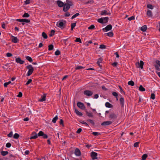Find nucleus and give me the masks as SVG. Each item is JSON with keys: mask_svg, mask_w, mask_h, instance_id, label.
I'll return each instance as SVG.
<instances>
[{"mask_svg": "<svg viewBox=\"0 0 160 160\" xmlns=\"http://www.w3.org/2000/svg\"><path fill=\"white\" fill-rule=\"evenodd\" d=\"M38 134L36 132H33L31 134L30 139H36L38 138Z\"/></svg>", "mask_w": 160, "mask_h": 160, "instance_id": "nucleus-9", "label": "nucleus"}, {"mask_svg": "<svg viewBox=\"0 0 160 160\" xmlns=\"http://www.w3.org/2000/svg\"><path fill=\"white\" fill-rule=\"evenodd\" d=\"M8 151H2L1 152V154L3 156H5L6 155L8 154Z\"/></svg>", "mask_w": 160, "mask_h": 160, "instance_id": "nucleus-36", "label": "nucleus"}, {"mask_svg": "<svg viewBox=\"0 0 160 160\" xmlns=\"http://www.w3.org/2000/svg\"><path fill=\"white\" fill-rule=\"evenodd\" d=\"M92 134L95 136H96L99 135L101 134L100 133H98L97 132H93L92 133Z\"/></svg>", "mask_w": 160, "mask_h": 160, "instance_id": "nucleus-53", "label": "nucleus"}, {"mask_svg": "<svg viewBox=\"0 0 160 160\" xmlns=\"http://www.w3.org/2000/svg\"><path fill=\"white\" fill-rule=\"evenodd\" d=\"M13 133L12 131L7 136L8 137L11 138L12 136Z\"/></svg>", "mask_w": 160, "mask_h": 160, "instance_id": "nucleus-60", "label": "nucleus"}, {"mask_svg": "<svg viewBox=\"0 0 160 160\" xmlns=\"http://www.w3.org/2000/svg\"><path fill=\"white\" fill-rule=\"evenodd\" d=\"M11 83L12 84H13V83L11 82V81H9L8 82H6L4 84V86L5 87H7V86L9 84Z\"/></svg>", "mask_w": 160, "mask_h": 160, "instance_id": "nucleus-34", "label": "nucleus"}, {"mask_svg": "<svg viewBox=\"0 0 160 160\" xmlns=\"http://www.w3.org/2000/svg\"><path fill=\"white\" fill-rule=\"evenodd\" d=\"M155 69L157 70H158V71H160V68H159V66L158 65H154Z\"/></svg>", "mask_w": 160, "mask_h": 160, "instance_id": "nucleus-58", "label": "nucleus"}, {"mask_svg": "<svg viewBox=\"0 0 160 160\" xmlns=\"http://www.w3.org/2000/svg\"><path fill=\"white\" fill-rule=\"evenodd\" d=\"M112 28V25L111 24H109L105 28H103L102 30L103 31L107 32L111 30Z\"/></svg>", "mask_w": 160, "mask_h": 160, "instance_id": "nucleus-8", "label": "nucleus"}, {"mask_svg": "<svg viewBox=\"0 0 160 160\" xmlns=\"http://www.w3.org/2000/svg\"><path fill=\"white\" fill-rule=\"evenodd\" d=\"M30 16L29 14L28 13H25L22 15L23 18H28Z\"/></svg>", "mask_w": 160, "mask_h": 160, "instance_id": "nucleus-43", "label": "nucleus"}, {"mask_svg": "<svg viewBox=\"0 0 160 160\" xmlns=\"http://www.w3.org/2000/svg\"><path fill=\"white\" fill-rule=\"evenodd\" d=\"M16 21L18 22H22V25H24V22L26 23H29L30 22L29 20L28 19H17Z\"/></svg>", "mask_w": 160, "mask_h": 160, "instance_id": "nucleus-2", "label": "nucleus"}, {"mask_svg": "<svg viewBox=\"0 0 160 160\" xmlns=\"http://www.w3.org/2000/svg\"><path fill=\"white\" fill-rule=\"evenodd\" d=\"M147 26L146 25H144L141 27V30L143 32H145L147 30Z\"/></svg>", "mask_w": 160, "mask_h": 160, "instance_id": "nucleus-25", "label": "nucleus"}, {"mask_svg": "<svg viewBox=\"0 0 160 160\" xmlns=\"http://www.w3.org/2000/svg\"><path fill=\"white\" fill-rule=\"evenodd\" d=\"M150 98L153 100L154 99H155V94L153 93H152L151 95Z\"/></svg>", "mask_w": 160, "mask_h": 160, "instance_id": "nucleus-55", "label": "nucleus"}, {"mask_svg": "<svg viewBox=\"0 0 160 160\" xmlns=\"http://www.w3.org/2000/svg\"><path fill=\"white\" fill-rule=\"evenodd\" d=\"M81 123L85 125L87 127H89V125L86 123V122L84 121H82V122H80Z\"/></svg>", "mask_w": 160, "mask_h": 160, "instance_id": "nucleus-51", "label": "nucleus"}, {"mask_svg": "<svg viewBox=\"0 0 160 160\" xmlns=\"http://www.w3.org/2000/svg\"><path fill=\"white\" fill-rule=\"evenodd\" d=\"M61 53V52L60 51L57 50L55 52V55L58 56Z\"/></svg>", "mask_w": 160, "mask_h": 160, "instance_id": "nucleus-49", "label": "nucleus"}, {"mask_svg": "<svg viewBox=\"0 0 160 160\" xmlns=\"http://www.w3.org/2000/svg\"><path fill=\"white\" fill-rule=\"evenodd\" d=\"M75 41L77 42H79L81 43H82V42L80 38H77L75 40Z\"/></svg>", "mask_w": 160, "mask_h": 160, "instance_id": "nucleus-45", "label": "nucleus"}, {"mask_svg": "<svg viewBox=\"0 0 160 160\" xmlns=\"http://www.w3.org/2000/svg\"><path fill=\"white\" fill-rule=\"evenodd\" d=\"M80 14L78 13H77L75 14L74 15H73L71 19H74V18H75L77 17Z\"/></svg>", "mask_w": 160, "mask_h": 160, "instance_id": "nucleus-44", "label": "nucleus"}, {"mask_svg": "<svg viewBox=\"0 0 160 160\" xmlns=\"http://www.w3.org/2000/svg\"><path fill=\"white\" fill-rule=\"evenodd\" d=\"M11 38L12 41V42L16 43L19 41V40L18 39L17 37L12 36Z\"/></svg>", "mask_w": 160, "mask_h": 160, "instance_id": "nucleus-15", "label": "nucleus"}, {"mask_svg": "<svg viewBox=\"0 0 160 160\" xmlns=\"http://www.w3.org/2000/svg\"><path fill=\"white\" fill-rule=\"evenodd\" d=\"M42 36L44 39H46L48 38V36L46 33L44 32H43L42 33Z\"/></svg>", "mask_w": 160, "mask_h": 160, "instance_id": "nucleus-28", "label": "nucleus"}, {"mask_svg": "<svg viewBox=\"0 0 160 160\" xmlns=\"http://www.w3.org/2000/svg\"><path fill=\"white\" fill-rule=\"evenodd\" d=\"M147 7L148 8L152 9L153 8V7L151 4H148L147 5Z\"/></svg>", "mask_w": 160, "mask_h": 160, "instance_id": "nucleus-50", "label": "nucleus"}, {"mask_svg": "<svg viewBox=\"0 0 160 160\" xmlns=\"http://www.w3.org/2000/svg\"><path fill=\"white\" fill-rule=\"evenodd\" d=\"M78 107L82 110L85 109L86 107L84 104L80 102H78L77 103Z\"/></svg>", "mask_w": 160, "mask_h": 160, "instance_id": "nucleus-6", "label": "nucleus"}, {"mask_svg": "<svg viewBox=\"0 0 160 160\" xmlns=\"http://www.w3.org/2000/svg\"><path fill=\"white\" fill-rule=\"evenodd\" d=\"M139 142H137L135 143L134 144V146L135 147H138L139 146Z\"/></svg>", "mask_w": 160, "mask_h": 160, "instance_id": "nucleus-57", "label": "nucleus"}, {"mask_svg": "<svg viewBox=\"0 0 160 160\" xmlns=\"http://www.w3.org/2000/svg\"><path fill=\"white\" fill-rule=\"evenodd\" d=\"M32 80L31 79H29L28 80V81L27 82V83L26 84V85H28L30 83L32 82Z\"/></svg>", "mask_w": 160, "mask_h": 160, "instance_id": "nucleus-64", "label": "nucleus"}, {"mask_svg": "<svg viewBox=\"0 0 160 160\" xmlns=\"http://www.w3.org/2000/svg\"><path fill=\"white\" fill-rule=\"evenodd\" d=\"M58 117L57 115L52 120V122L54 123H55L56 122L57 120L58 119Z\"/></svg>", "mask_w": 160, "mask_h": 160, "instance_id": "nucleus-33", "label": "nucleus"}, {"mask_svg": "<svg viewBox=\"0 0 160 160\" xmlns=\"http://www.w3.org/2000/svg\"><path fill=\"white\" fill-rule=\"evenodd\" d=\"M139 90L143 92L145 91V89L142 85H141L139 87Z\"/></svg>", "mask_w": 160, "mask_h": 160, "instance_id": "nucleus-35", "label": "nucleus"}, {"mask_svg": "<svg viewBox=\"0 0 160 160\" xmlns=\"http://www.w3.org/2000/svg\"><path fill=\"white\" fill-rule=\"evenodd\" d=\"M147 15L149 17H152V11L150 10H148L147 12Z\"/></svg>", "mask_w": 160, "mask_h": 160, "instance_id": "nucleus-21", "label": "nucleus"}, {"mask_svg": "<svg viewBox=\"0 0 160 160\" xmlns=\"http://www.w3.org/2000/svg\"><path fill=\"white\" fill-rule=\"evenodd\" d=\"M20 136L19 135V134H18V133H15L13 135V138H15V139H18L19 137Z\"/></svg>", "mask_w": 160, "mask_h": 160, "instance_id": "nucleus-40", "label": "nucleus"}, {"mask_svg": "<svg viewBox=\"0 0 160 160\" xmlns=\"http://www.w3.org/2000/svg\"><path fill=\"white\" fill-rule=\"evenodd\" d=\"M26 68L28 69H34L32 66L31 65H29L26 67Z\"/></svg>", "mask_w": 160, "mask_h": 160, "instance_id": "nucleus-48", "label": "nucleus"}, {"mask_svg": "<svg viewBox=\"0 0 160 160\" xmlns=\"http://www.w3.org/2000/svg\"><path fill=\"white\" fill-rule=\"evenodd\" d=\"M102 59L101 58H99L98 59L97 62V63H100L102 62Z\"/></svg>", "mask_w": 160, "mask_h": 160, "instance_id": "nucleus-63", "label": "nucleus"}, {"mask_svg": "<svg viewBox=\"0 0 160 160\" xmlns=\"http://www.w3.org/2000/svg\"><path fill=\"white\" fill-rule=\"evenodd\" d=\"M76 24V22L72 23L71 24V30L72 31L73 28H75Z\"/></svg>", "mask_w": 160, "mask_h": 160, "instance_id": "nucleus-29", "label": "nucleus"}, {"mask_svg": "<svg viewBox=\"0 0 160 160\" xmlns=\"http://www.w3.org/2000/svg\"><path fill=\"white\" fill-rule=\"evenodd\" d=\"M46 95L45 94H44L42 96H41V98L39 100L40 102H42L46 100Z\"/></svg>", "mask_w": 160, "mask_h": 160, "instance_id": "nucleus-22", "label": "nucleus"}, {"mask_svg": "<svg viewBox=\"0 0 160 160\" xmlns=\"http://www.w3.org/2000/svg\"><path fill=\"white\" fill-rule=\"evenodd\" d=\"M128 19L129 21L134 20L135 19V17L134 16H132L131 17L128 18Z\"/></svg>", "mask_w": 160, "mask_h": 160, "instance_id": "nucleus-62", "label": "nucleus"}, {"mask_svg": "<svg viewBox=\"0 0 160 160\" xmlns=\"http://www.w3.org/2000/svg\"><path fill=\"white\" fill-rule=\"evenodd\" d=\"M94 2V1L93 0H89L85 2L84 4H88L89 3H93Z\"/></svg>", "mask_w": 160, "mask_h": 160, "instance_id": "nucleus-47", "label": "nucleus"}, {"mask_svg": "<svg viewBox=\"0 0 160 160\" xmlns=\"http://www.w3.org/2000/svg\"><path fill=\"white\" fill-rule=\"evenodd\" d=\"M95 26L93 25H90L89 27H88V29L89 30H92L95 28Z\"/></svg>", "mask_w": 160, "mask_h": 160, "instance_id": "nucleus-54", "label": "nucleus"}, {"mask_svg": "<svg viewBox=\"0 0 160 160\" xmlns=\"http://www.w3.org/2000/svg\"><path fill=\"white\" fill-rule=\"evenodd\" d=\"M15 61L17 63H18L20 64H23L25 62L24 61L21 60L19 57L16 58L15 59Z\"/></svg>", "mask_w": 160, "mask_h": 160, "instance_id": "nucleus-10", "label": "nucleus"}, {"mask_svg": "<svg viewBox=\"0 0 160 160\" xmlns=\"http://www.w3.org/2000/svg\"><path fill=\"white\" fill-rule=\"evenodd\" d=\"M70 6L68 5H64L63 6V11L65 12H67L70 8Z\"/></svg>", "mask_w": 160, "mask_h": 160, "instance_id": "nucleus-18", "label": "nucleus"}, {"mask_svg": "<svg viewBox=\"0 0 160 160\" xmlns=\"http://www.w3.org/2000/svg\"><path fill=\"white\" fill-rule=\"evenodd\" d=\"M70 15V13L68 12H66L64 14V16L65 17H69Z\"/></svg>", "mask_w": 160, "mask_h": 160, "instance_id": "nucleus-61", "label": "nucleus"}, {"mask_svg": "<svg viewBox=\"0 0 160 160\" xmlns=\"http://www.w3.org/2000/svg\"><path fill=\"white\" fill-rule=\"evenodd\" d=\"M62 20H60L57 23V27L61 28L62 29L65 28L66 27V22L64 20L62 22Z\"/></svg>", "mask_w": 160, "mask_h": 160, "instance_id": "nucleus-1", "label": "nucleus"}, {"mask_svg": "<svg viewBox=\"0 0 160 160\" xmlns=\"http://www.w3.org/2000/svg\"><path fill=\"white\" fill-rule=\"evenodd\" d=\"M100 14L101 15H110L111 13L109 12H108L106 10H104L101 11Z\"/></svg>", "mask_w": 160, "mask_h": 160, "instance_id": "nucleus-14", "label": "nucleus"}, {"mask_svg": "<svg viewBox=\"0 0 160 160\" xmlns=\"http://www.w3.org/2000/svg\"><path fill=\"white\" fill-rule=\"evenodd\" d=\"M98 22L102 24H103L104 23V21H103V18H101L98 19Z\"/></svg>", "mask_w": 160, "mask_h": 160, "instance_id": "nucleus-37", "label": "nucleus"}, {"mask_svg": "<svg viewBox=\"0 0 160 160\" xmlns=\"http://www.w3.org/2000/svg\"><path fill=\"white\" fill-rule=\"evenodd\" d=\"M144 64L143 62L141 60H140V62H138L136 63V66L137 68H140L141 69H142L143 68V66Z\"/></svg>", "mask_w": 160, "mask_h": 160, "instance_id": "nucleus-3", "label": "nucleus"}, {"mask_svg": "<svg viewBox=\"0 0 160 160\" xmlns=\"http://www.w3.org/2000/svg\"><path fill=\"white\" fill-rule=\"evenodd\" d=\"M83 94L88 96L90 97L93 94V92L92 91L89 90H86L84 91Z\"/></svg>", "mask_w": 160, "mask_h": 160, "instance_id": "nucleus-7", "label": "nucleus"}, {"mask_svg": "<svg viewBox=\"0 0 160 160\" xmlns=\"http://www.w3.org/2000/svg\"><path fill=\"white\" fill-rule=\"evenodd\" d=\"M117 115L116 114L113 113H112L110 114L109 118H110L111 119L115 120L117 118Z\"/></svg>", "mask_w": 160, "mask_h": 160, "instance_id": "nucleus-12", "label": "nucleus"}, {"mask_svg": "<svg viewBox=\"0 0 160 160\" xmlns=\"http://www.w3.org/2000/svg\"><path fill=\"white\" fill-rule=\"evenodd\" d=\"M66 3H65V5H68L70 6H71L73 5V2L69 0H66Z\"/></svg>", "mask_w": 160, "mask_h": 160, "instance_id": "nucleus-20", "label": "nucleus"}, {"mask_svg": "<svg viewBox=\"0 0 160 160\" xmlns=\"http://www.w3.org/2000/svg\"><path fill=\"white\" fill-rule=\"evenodd\" d=\"M85 112H86V115L87 116H88V117H92V118L93 117V116L92 113L89 112L87 111H86Z\"/></svg>", "mask_w": 160, "mask_h": 160, "instance_id": "nucleus-24", "label": "nucleus"}, {"mask_svg": "<svg viewBox=\"0 0 160 160\" xmlns=\"http://www.w3.org/2000/svg\"><path fill=\"white\" fill-rule=\"evenodd\" d=\"M85 67L81 66H77L75 67V69L76 70H79L81 69H83L85 68Z\"/></svg>", "mask_w": 160, "mask_h": 160, "instance_id": "nucleus-30", "label": "nucleus"}, {"mask_svg": "<svg viewBox=\"0 0 160 160\" xmlns=\"http://www.w3.org/2000/svg\"><path fill=\"white\" fill-rule=\"evenodd\" d=\"M25 58L30 62H32L33 61L32 58L29 56H26Z\"/></svg>", "mask_w": 160, "mask_h": 160, "instance_id": "nucleus-32", "label": "nucleus"}, {"mask_svg": "<svg viewBox=\"0 0 160 160\" xmlns=\"http://www.w3.org/2000/svg\"><path fill=\"white\" fill-rule=\"evenodd\" d=\"M99 48L102 49H104L106 48V47L104 45L101 44L100 45Z\"/></svg>", "mask_w": 160, "mask_h": 160, "instance_id": "nucleus-52", "label": "nucleus"}, {"mask_svg": "<svg viewBox=\"0 0 160 160\" xmlns=\"http://www.w3.org/2000/svg\"><path fill=\"white\" fill-rule=\"evenodd\" d=\"M97 153L94 152L92 151L90 153V156L92 160L97 159Z\"/></svg>", "mask_w": 160, "mask_h": 160, "instance_id": "nucleus-5", "label": "nucleus"}, {"mask_svg": "<svg viewBox=\"0 0 160 160\" xmlns=\"http://www.w3.org/2000/svg\"><path fill=\"white\" fill-rule=\"evenodd\" d=\"M75 113L77 114L79 116H81L82 115V114L81 112H79L77 109H75Z\"/></svg>", "mask_w": 160, "mask_h": 160, "instance_id": "nucleus-26", "label": "nucleus"}, {"mask_svg": "<svg viewBox=\"0 0 160 160\" xmlns=\"http://www.w3.org/2000/svg\"><path fill=\"white\" fill-rule=\"evenodd\" d=\"M121 97L120 99V104L122 107H123L124 106V99L122 97L121 95H119Z\"/></svg>", "mask_w": 160, "mask_h": 160, "instance_id": "nucleus-11", "label": "nucleus"}, {"mask_svg": "<svg viewBox=\"0 0 160 160\" xmlns=\"http://www.w3.org/2000/svg\"><path fill=\"white\" fill-rule=\"evenodd\" d=\"M53 49V46L52 44H50L48 46V50L51 51Z\"/></svg>", "mask_w": 160, "mask_h": 160, "instance_id": "nucleus-41", "label": "nucleus"}, {"mask_svg": "<svg viewBox=\"0 0 160 160\" xmlns=\"http://www.w3.org/2000/svg\"><path fill=\"white\" fill-rule=\"evenodd\" d=\"M11 146V144L10 142L7 143L6 145V146L7 148H9Z\"/></svg>", "mask_w": 160, "mask_h": 160, "instance_id": "nucleus-59", "label": "nucleus"}, {"mask_svg": "<svg viewBox=\"0 0 160 160\" xmlns=\"http://www.w3.org/2000/svg\"><path fill=\"white\" fill-rule=\"evenodd\" d=\"M87 121L89 122L93 126L95 125V123L91 119H88L87 120Z\"/></svg>", "mask_w": 160, "mask_h": 160, "instance_id": "nucleus-46", "label": "nucleus"}, {"mask_svg": "<svg viewBox=\"0 0 160 160\" xmlns=\"http://www.w3.org/2000/svg\"><path fill=\"white\" fill-rule=\"evenodd\" d=\"M103 18L104 23H107L108 22L109 18L108 17H105Z\"/></svg>", "mask_w": 160, "mask_h": 160, "instance_id": "nucleus-39", "label": "nucleus"}, {"mask_svg": "<svg viewBox=\"0 0 160 160\" xmlns=\"http://www.w3.org/2000/svg\"><path fill=\"white\" fill-rule=\"evenodd\" d=\"M104 34L106 36H107L109 37H112L113 35V33L112 32H110L108 33H105Z\"/></svg>", "mask_w": 160, "mask_h": 160, "instance_id": "nucleus-23", "label": "nucleus"}, {"mask_svg": "<svg viewBox=\"0 0 160 160\" xmlns=\"http://www.w3.org/2000/svg\"><path fill=\"white\" fill-rule=\"evenodd\" d=\"M57 3L58 6L59 7H62L65 5V4L60 0L57 1Z\"/></svg>", "mask_w": 160, "mask_h": 160, "instance_id": "nucleus-16", "label": "nucleus"}, {"mask_svg": "<svg viewBox=\"0 0 160 160\" xmlns=\"http://www.w3.org/2000/svg\"><path fill=\"white\" fill-rule=\"evenodd\" d=\"M128 84L129 85H131V86H132L134 85V82L133 81L131 80L128 82Z\"/></svg>", "mask_w": 160, "mask_h": 160, "instance_id": "nucleus-38", "label": "nucleus"}, {"mask_svg": "<svg viewBox=\"0 0 160 160\" xmlns=\"http://www.w3.org/2000/svg\"><path fill=\"white\" fill-rule=\"evenodd\" d=\"M74 154L76 156H79L81 155V152L78 148H76L75 149Z\"/></svg>", "mask_w": 160, "mask_h": 160, "instance_id": "nucleus-13", "label": "nucleus"}, {"mask_svg": "<svg viewBox=\"0 0 160 160\" xmlns=\"http://www.w3.org/2000/svg\"><path fill=\"white\" fill-rule=\"evenodd\" d=\"M148 157L147 154H143L142 157V160H145Z\"/></svg>", "mask_w": 160, "mask_h": 160, "instance_id": "nucleus-42", "label": "nucleus"}, {"mask_svg": "<svg viewBox=\"0 0 160 160\" xmlns=\"http://www.w3.org/2000/svg\"><path fill=\"white\" fill-rule=\"evenodd\" d=\"M119 87L120 90V92L121 93H123L124 94H125V92L122 90V88L120 86H119Z\"/></svg>", "mask_w": 160, "mask_h": 160, "instance_id": "nucleus-56", "label": "nucleus"}, {"mask_svg": "<svg viewBox=\"0 0 160 160\" xmlns=\"http://www.w3.org/2000/svg\"><path fill=\"white\" fill-rule=\"evenodd\" d=\"M105 106L107 108H110L112 107V105L109 102H106L105 104Z\"/></svg>", "mask_w": 160, "mask_h": 160, "instance_id": "nucleus-27", "label": "nucleus"}, {"mask_svg": "<svg viewBox=\"0 0 160 160\" xmlns=\"http://www.w3.org/2000/svg\"><path fill=\"white\" fill-rule=\"evenodd\" d=\"M38 135L39 137L42 136L44 139H47L48 138V136L44 133V132L42 131H40L38 133Z\"/></svg>", "mask_w": 160, "mask_h": 160, "instance_id": "nucleus-4", "label": "nucleus"}, {"mask_svg": "<svg viewBox=\"0 0 160 160\" xmlns=\"http://www.w3.org/2000/svg\"><path fill=\"white\" fill-rule=\"evenodd\" d=\"M55 31L54 30H52L51 31L50 33L49 34V36L51 37L53 36L55 34Z\"/></svg>", "mask_w": 160, "mask_h": 160, "instance_id": "nucleus-31", "label": "nucleus"}, {"mask_svg": "<svg viewBox=\"0 0 160 160\" xmlns=\"http://www.w3.org/2000/svg\"><path fill=\"white\" fill-rule=\"evenodd\" d=\"M112 121H105L101 123V125L103 126L106 125H109L111 124L112 123Z\"/></svg>", "mask_w": 160, "mask_h": 160, "instance_id": "nucleus-17", "label": "nucleus"}, {"mask_svg": "<svg viewBox=\"0 0 160 160\" xmlns=\"http://www.w3.org/2000/svg\"><path fill=\"white\" fill-rule=\"evenodd\" d=\"M34 71V69H29L26 74L27 76H30L33 73Z\"/></svg>", "mask_w": 160, "mask_h": 160, "instance_id": "nucleus-19", "label": "nucleus"}]
</instances>
